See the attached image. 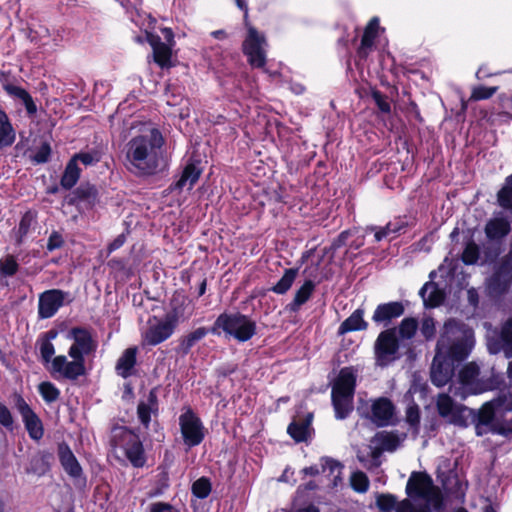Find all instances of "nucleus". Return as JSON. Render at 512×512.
I'll list each match as a JSON object with an SVG mask.
<instances>
[{"label": "nucleus", "instance_id": "obj_1", "mask_svg": "<svg viewBox=\"0 0 512 512\" xmlns=\"http://www.w3.org/2000/svg\"><path fill=\"white\" fill-rule=\"evenodd\" d=\"M163 145L164 138L156 128L132 137L125 146L127 169L138 176L155 174L162 158Z\"/></svg>", "mask_w": 512, "mask_h": 512}, {"label": "nucleus", "instance_id": "obj_2", "mask_svg": "<svg viewBox=\"0 0 512 512\" xmlns=\"http://www.w3.org/2000/svg\"><path fill=\"white\" fill-rule=\"evenodd\" d=\"M68 338L73 341L68 350L71 361L64 355L53 358L52 372L59 374L62 378L76 381L79 377L86 375L85 356L95 352L97 342L93 339L91 332L82 327H74L68 333Z\"/></svg>", "mask_w": 512, "mask_h": 512}, {"label": "nucleus", "instance_id": "obj_3", "mask_svg": "<svg viewBox=\"0 0 512 512\" xmlns=\"http://www.w3.org/2000/svg\"><path fill=\"white\" fill-rule=\"evenodd\" d=\"M474 332L462 321L448 319L436 344L437 356L451 361L465 360L474 346Z\"/></svg>", "mask_w": 512, "mask_h": 512}, {"label": "nucleus", "instance_id": "obj_4", "mask_svg": "<svg viewBox=\"0 0 512 512\" xmlns=\"http://www.w3.org/2000/svg\"><path fill=\"white\" fill-rule=\"evenodd\" d=\"M256 322L240 312L222 313L214 322L211 333L231 337L238 342H246L256 334Z\"/></svg>", "mask_w": 512, "mask_h": 512}, {"label": "nucleus", "instance_id": "obj_5", "mask_svg": "<svg viewBox=\"0 0 512 512\" xmlns=\"http://www.w3.org/2000/svg\"><path fill=\"white\" fill-rule=\"evenodd\" d=\"M356 376L352 368H343L332 386V404L337 419H345L353 409Z\"/></svg>", "mask_w": 512, "mask_h": 512}, {"label": "nucleus", "instance_id": "obj_6", "mask_svg": "<svg viewBox=\"0 0 512 512\" xmlns=\"http://www.w3.org/2000/svg\"><path fill=\"white\" fill-rule=\"evenodd\" d=\"M239 9L244 11V20L247 27V36L242 44L243 53L247 56L248 63L254 68H262L266 64L267 41L263 34L248 22V7L243 0H235Z\"/></svg>", "mask_w": 512, "mask_h": 512}, {"label": "nucleus", "instance_id": "obj_7", "mask_svg": "<svg viewBox=\"0 0 512 512\" xmlns=\"http://www.w3.org/2000/svg\"><path fill=\"white\" fill-rule=\"evenodd\" d=\"M406 493L412 499H423L424 504L430 507L437 508L442 503L438 488L433 485L431 477L427 474L412 473L406 485Z\"/></svg>", "mask_w": 512, "mask_h": 512}, {"label": "nucleus", "instance_id": "obj_8", "mask_svg": "<svg viewBox=\"0 0 512 512\" xmlns=\"http://www.w3.org/2000/svg\"><path fill=\"white\" fill-rule=\"evenodd\" d=\"M512 284V253L502 257L494 266L493 273L486 279L488 295L498 298L506 294Z\"/></svg>", "mask_w": 512, "mask_h": 512}, {"label": "nucleus", "instance_id": "obj_9", "mask_svg": "<svg viewBox=\"0 0 512 512\" xmlns=\"http://www.w3.org/2000/svg\"><path fill=\"white\" fill-rule=\"evenodd\" d=\"M149 324L143 337L148 345H158L167 340L175 331L179 322V313L173 310L165 315L161 320Z\"/></svg>", "mask_w": 512, "mask_h": 512}, {"label": "nucleus", "instance_id": "obj_10", "mask_svg": "<svg viewBox=\"0 0 512 512\" xmlns=\"http://www.w3.org/2000/svg\"><path fill=\"white\" fill-rule=\"evenodd\" d=\"M398 350L399 342L396 337V330L393 328L382 331L374 345L377 365L382 367L389 365L397 358Z\"/></svg>", "mask_w": 512, "mask_h": 512}, {"label": "nucleus", "instance_id": "obj_11", "mask_svg": "<svg viewBox=\"0 0 512 512\" xmlns=\"http://www.w3.org/2000/svg\"><path fill=\"white\" fill-rule=\"evenodd\" d=\"M179 425L185 445L194 447L203 441L205 428L200 418L191 409L180 415Z\"/></svg>", "mask_w": 512, "mask_h": 512}, {"label": "nucleus", "instance_id": "obj_12", "mask_svg": "<svg viewBox=\"0 0 512 512\" xmlns=\"http://www.w3.org/2000/svg\"><path fill=\"white\" fill-rule=\"evenodd\" d=\"M15 407L22 417L25 429L31 439L39 441L44 435V428L41 419L31 409L29 404L23 397L17 396L15 399Z\"/></svg>", "mask_w": 512, "mask_h": 512}, {"label": "nucleus", "instance_id": "obj_13", "mask_svg": "<svg viewBox=\"0 0 512 512\" xmlns=\"http://www.w3.org/2000/svg\"><path fill=\"white\" fill-rule=\"evenodd\" d=\"M67 292L60 289H50L39 295L38 316L41 319H47L54 316L64 305Z\"/></svg>", "mask_w": 512, "mask_h": 512}, {"label": "nucleus", "instance_id": "obj_14", "mask_svg": "<svg viewBox=\"0 0 512 512\" xmlns=\"http://www.w3.org/2000/svg\"><path fill=\"white\" fill-rule=\"evenodd\" d=\"M120 435L124 441V451L127 459L134 467H143L146 463V457L138 435L127 428H121Z\"/></svg>", "mask_w": 512, "mask_h": 512}, {"label": "nucleus", "instance_id": "obj_15", "mask_svg": "<svg viewBox=\"0 0 512 512\" xmlns=\"http://www.w3.org/2000/svg\"><path fill=\"white\" fill-rule=\"evenodd\" d=\"M0 83L7 95L23 104L29 116H34L37 113V105L27 90L5 77L0 78Z\"/></svg>", "mask_w": 512, "mask_h": 512}, {"label": "nucleus", "instance_id": "obj_16", "mask_svg": "<svg viewBox=\"0 0 512 512\" xmlns=\"http://www.w3.org/2000/svg\"><path fill=\"white\" fill-rule=\"evenodd\" d=\"M395 416V406L388 398L376 399L371 406V420L378 427L388 426Z\"/></svg>", "mask_w": 512, "mask_h": 512}, {"label": "nucleus", "instance_id": "obj_17", "mask_svg": "<svg viewBox=\"0 0 512 512\" xmlns=\"http://www.w3.org/2000/svg\"><path fill=\"white\" fill-rule=\"evenodd\" d=\"M436 408L442 418H448L454 424L461 422L462 412L466 410V407L456 404L447 393H441L437 396Z\"/></svg>", "mask_w": 512, "mask_h": 512}, {"label": "nucleus", "instance_id": "obj_18", "mask_svg": "<svg viewBox=\"0 0 512 512\" xmlns=\"http://www.w3.org/2000/svg\"><path fill=\"white\" fill-rule=\"evenodd\" d=\"M405 312V307L400 301L380 304L376 307L372 320L377 324L388 326L393 319L399 318Z\"/></svg>", "mask_w": 512, "mask_h": 512}, {"label": "nucleus", "instance_id": "obj_19", "mask_svg": "<svg viewBox=\"0 0 512 512\" xmlns=\"http://www.w3.org/2000/svg\"><path fill=\"white\" fill-rule=\"evenodd\" d=\"M58 457L64 471L72 478L78 479L83 475V470L67 443L58 445Z\"/></svg>", "mask_w": 512, "mask_h": 512}, {"label": "nucleus", "instance_id": "obj_20", "mask_svg": "<svg viewBox=\"0 0 512 512\" xmlns=\"http://www.w3.org/2000/svg\"><path fill=\"white\" fill-rule=\"evenodd\" d=\"M490 349L493 353L502 352L507 359L512 358V317L501 325L500 332Z\"/></svg>", "mask_w": 512, "mask_h": 512}, {"label": "nucleus", "instance_id": "obj_21", "mask_svg": "<svg viewBox=\"0 0 512 512\" xmlns=\"http://www.w3.org/2000/svg\"><path fill=\"white\" fill-rule=\"evenodd\" d=\"M479 374V367L475 363H468L460 370L458 379L464 385H467L470 391L480 394L486 391L488 387L478 379Z\"/></svg>", "mask_w": 512, "mask_h": 512}, {"label": "nucleus", "instance_id": "obj_22", "mask_svg": "<svg viewBox=\"0 0 512 512\" xmlns=\"http://www.w3.org/2000/svg\"><path fill=\"white\" fill-rule=\"evenodd\" d=\"M440 358H442V356L435 355L430 371L431 382L437 387L446 385L453 374L451 365L447 362L440 361Z\"/></svg>", "mask_w": 512, "mask_h": 512}, {"label": "nucleus", "instance_id": "obj_23", "mask_svg": "<svg viewBox=\"0 0 512 512\" xmlns=\"http://www.w3.org/2000/svg\"><path fill=\"white\" fill-rule=\"evenodd\" d=\"M137 353L138 348L136 346L129 347L123 351L115 366V370L119 376L128 378L133 374Z\"/></svg>", "mask_w": 512, "mask_h": 512}, {"label": "nucleus", "instance_id": "obj_24", "mask_svg": "<svg viewBox=\"0 0 512 512\" xmlns=\"http://www.w3.org/2000/svg\"><path fill=\"white\" fill-rule=\"evenodd\" d=\"M158 410V400L155 390H151L146 401H140L137 406V415L145 428L149 427L151 415Z\"/></svg>", "mask_w": 512, "mask_h": 512}, {"label": "nucleus", "instance_id": "obj_25", "mask_svg": "<svg viewBox=\"0 0 512 512\" xmlns=\"http://www.w3.org/2000/svg\"><path fill=\"white\" fill-rule=\"evenodd\" d=\"M149 42L153 48L154 61L162 68L168 67L171 62V45L161 41L160 37L151 35Z\"/></svg>", "mask_w": 512, "mask_h": 512}, {"label": "nucleus", "instance_id": "obj_26", "mask_svg": "<svg viewBox=\"0 0 512 512\" xmlns=\"http://www.w3.org/2000/svg\"><path fill=\"white\" fill-rule=\"evenodd\" d=\"M52 459V453L46 451L38 452L30 459V463L26 468V472L28 474L43 476L49 471L50 462Z\"/></svg>", "mask_w": 512, "mask_h": 512}, {"label": "nucleus", "instance_id": "obj_27", "mask_svg": "<svg viewBox=\"0 0 512 512\" xmlns=\"http://www.w3.org/2000/svg\"><path fill=\"white\" fill-rule=\"evenodd\" d=\"M367 327L368 323L364 320V310L358 308L340 324L338 334L344 335L352 331L366 330Z\"/></svg>", "mask_w": 512, "mask_h": 512}, {"label": "nucleus", "instance_id": "obj_28", "mask_svg": "<svg viewBox=\"0 0 512 512\" xmlns=\"http://www.w3.org/2000/svg\"><path fill=\"white\" fill-rule=\"evenodd\" d=\"M16 139V132L11 121L2 107H0V150L10 147Z\"/></svg>", "mask_w": 512, "mask_h": 512}, {"label": "nucleus", "instance_id": "obj_29", "mask_svg": "<svg viewBox=\"0 0 512 512\" xmlns=\"http://www.w3.org/2000/svg\"><path fill=\"white\" fill-rule=\"evenodd\" d=\"M72 203L84 204L87 207H92L98 201V191L95 186L90 184L80 185L74 192Z\"/></svg>", "mask_w": 512, "mask_h": 512}, {"label": "nucleus", "instance_id": "obj_30", "mask_svg": "<svg viewBox=\"0 0 512 512\" xmlns=\"http://www.w3.org/2000/svg\"><path fill=\"white\" fill-rule=\"evenodd\" d=\"M510 232V223L504 218H494L487 222L485 234L490 240H501Z\"/></svg>", "mask_w": 512, "mask_h": 512}, {"label": "nucleus", "instance_id": "obj_31", "mask_svg": "<svg viewBox=\"0 0 512 512\" xmlns=\"http://www.w3.org/2000/svg\"><path fill=\"white\" fill-rule=\"evenodd\" d=\"M419 294L423 299L425 306L436 307L444 301L443 292L434 282H427L420 289Z\"/></svg>", "mask_w": 512, "mask_h": 512}, {"label": "nucleus", "instance_id": "obj_32", "mask_svg": "<svg viewBox=\"0 0 512 512\" xmlns=\"http://www.w3.org/2000/svg\"><path fill=\"white\" fill-rule=\"evenodd\" d=\"M200 170L196 168L194 164H188L183 172L179 180L173 185L172 191L174 190H182L186 188L187 190H191L194 184L200 177Z\"/></svg>", "mask_w": 512, "mask_h": 512}, {"label": "nucleus", "instance_id": "obj_33", "mask_svg": "<svg viewBox=\"0 0 512 512\" xmlns=\"http://www.w3.org/2000/svg\"><path fill=\"white\" fill-rule=\"evenodd\" d=\"M207 335V330L204 327H199L191 333L181 337L179 339V345L177 347V352L183 355H187L190 349L201 339H203Z\"/></svg>", "mask_w": 512, "mask_h": 512}, {"label": "nucleus", "instance_id": "obj_34", "mask_svg": "<svg viewBox=\"0 0 512 512\" xmlns=\"http://www.w3.org/2000/svg\"><path fill=\"white\" fill-rule=\"evenodd\" d=\"M312 415L309 414L307 417L301 421H293L289 424L287 428V433L293 438L296 442H303L307 440L309 426L311 423Z\"/></svg>", "mask_w": 512, "mask_h": 512}, {"label": "nucleus", "instance_id": "obj_35", "mask_svg": "<svg viewBox=\"0 0 512 512\" xmlns=\"http://www.w3.org/2000/svg\"><path fill=\"white\" fill-rule=\"evenodd\" d=\"M315 289V283L312 280H306L304 284L296 291L293 301L289 304L290 310L296 312L311 297Z\"/></svg>", "mask_w": 512, "mask_h": 512}, {"label": "nucleus", "instance_id": "obj_36", "mask_svg": "<svg viewBox=\"0 0 512 512\" xmlns=\"http://www.w3.org/2000/svg\"><path fill=\"white\" fill-rule=\"evenodd\" d=\"M373 443L379 445L384 451L394 452L400 445V439L393 432L382 431L374 436Z\"/></svg>", "mask_w": 512, "mask_h": 512}, {"label": "nucleus", "instance_id": "obj_37", "mask_svg": "<svg viewBox=\"0 0 512 512\" xmlns=\"http://www.w3.org/2000/svg\"><path fill=\"white\" fill-rule=\"evenodd\" d=\"M81 170L74 160L70 159L61 177L60 184L64 189H71L79 180Z\"/></svg>", "mask_w": 512, "mask_h": 512}, {"label": "nucleus", "instance_id": "obj_38", "mask_svg": "<svg viewBox=\"0 0 512 512\" xmlns=\"http://www.w3.org/2000/svg\"><path fill=\"white\" fill-rule=\"evenodd\" d=\"M298 274V269L290 268L285 270L281 279L273 286L272 291L277 294H285L292 286Z\"/></svg>", "mask_w": 512, "mask_h": 512}, {"label": "nucleus", "instance_id": "obj_39", "mask_svg": "<svg viewBox=\"0 0 512 512\" xmlns=\"http://www.w3.org/2000/svg\"><path fill=\"white\" fill-rule=\"evenodd\" d=\"M499 205L508 210H512V174L506 178L505 185L497 194Z\"/></svg>", "mask_w": 512, "mask_h": 512}, {"label": "nucleus", "instance_id": "obj_40", "mask_svg": "<svg viewBox=\"0 0 512 512\" xmlns=\"http://www.w3.org/2000/svg\"><path fill=\"white\" fill-rule=\"evenodd\" d=\"M101 153L96 149H92L87 152H79L73 155L71 158L78 165V162H81L85 166H92L97 164L101 160Z\"/></svg>", "mask_w": 512, "mask_h": 512}, {"label": "nucleus", "instance_id": "obj_41", "mask_svg": "<svg viewBox=\"0 0 512 512\" xmlns=\"http://www.w3.org/2000/svg\"><path fill=\"white\" fill-rule=\"evenodd\" d=\"M211 482L207 477H201L192 484V493L199 499H205L211 493Z\"/></svg>", "mask_w": 512, "mask_h": 512}, {"label": "nucleus", "instance_id": "obj_42", "mask_svg": "<svg viewBox=\"0 0 512 512\" xmlns=\"http://www.w3.org/2000/svg\"><path fill=\"white\" fill-rule=\"evenodd\" d=\"M418 328V322L413 317L404 318L399 325V335L402 339L414 337Z\"/></svg>", "mask_w": 512, "mask_h": 512}, {"label": "nucleus", "instance_id": "obj_43", "mask_svg": "<svg viewBox=\"0 0 512 512\" xmlns=\"http://www.w3.org/2000/svg\"><path fill=\"white\" fill-rule=\"evenodd\" d=\"M39 393L47 403H52L59 398L60 391L51 382H42L39 384Z\"/></svg>", "mask_w": 512, "mask_h": 512}, {"label": "nucleus", "instance_id": "obj_44", "mask_svg": "<svg viewBox=\"0 0 512 512\" xmlns=\"http://www.w3.org/2000/svg\"><path fill=\"white\" fill-rule=\"evenodd\" d=\"M350 482L353 490L359 493H365L369 488V479L362 471L352 473Z\"/></svg>", "mask_w": 512, "mask_h": 512}, {"label": "nucleus", "instance_id": "obj_45", "mask_svg": "<svg viewBox=\"0 0 512 512\" xmlns=\"http://www.w3.org/2000/svg\"><path fill=\"white\" fill-rule=\"evenodd\" d=\"M398 504L397 498L392 494H379L376 499L377 507L383 512L396 510Z\"/></svg>", "mask_w": 512, "mask_h": 512}, {"label": "nucleus", "instance_id": "obj_46", "mask_svg": "<svg viewBox=\"0 0 512 512\" xmlns=\"http://www.w3.org/2000/svg\"><path fill=\"white\" fill-rule=\"evenodd\" d=\"M35 222V216L31 212H26L17 229V241L18 243H21L23 238L28 234L30 227Z\"/></svg>", "mask_w": 512, "mask_h": 512}, {"label": "nucleus", "instance_id": "obj_47", "mask_svg": "<svg viewBox=\"0 0 512 512\" xmlns=\"http://www.w3.org/2000/svg\"><path fill=\"white\" fill-rule=\"evenodd\" d=\"M406 422L413 428H418L420 424L419 406L410 398L406 408Z\"/></svg>", "mask_w": 512, "mask_h": 512}, {"label": "nucleus", "instance_id": "obj_48", "mask_svg": "<svg viewBox=\"0 0 512 512\" xmlns=\"http://www.w3.org/2000/svg\"><path fill=\"white\" fill-rule=\"evenodd\" d=\"M451 397L460 398L462 400L466 399L469 395H476L468 389L467 385H464L459 379L458 382L453 383L449 386L448 393Z\"/></svg>", "mask_w": 512, "mask_h": 512}, {"label": "nucleus", "instance_id": "obj_49", "mask_svg": "<svg viewBox=\"0 0 512 512\" xmlns=\"http://www.w3.org/2000/svg\"><path fill=\"white\" fill-rule=\"evenodd\" d=\"M396 512H431L428 504L414 505L410 499H404L397 505Z\"/></svg>", "mask_w": 512, "mask_h": 512}, {"label": "nucleus", "instance_id": "obj_50", "mask_svg": "<svg viewBox=\"0 0 512 512\" xmlns=\"http://www.w3.org/2000/svg\"><path fill=\"white\" fill-rule=\"evenodd\" d=\"M479 258V247L478 245L470 241L467 243L463 253H462V261L465 264H474L477 262Z\"/></svg>", "mask_w": 512, "mask_h": 512}, {"label": "nucleus", "instance_id": "obj_51", "mask_svg": "<svg viewBox=\"0 0 512 512\" xmlns=\"http://www.w3.org/2000/svg\"><path fill=\"white\" fill-rule=\"evenodd\" d=\"M54 353V345L50 342V338L47 337V334H45V337L40 340V355L42 361L44 363H49L50 361L52 362Z\"/></svg>", "mask_w": 512, "mask_h": 512}, {"label": "nucleus", "instance_id": "obj_52", "mask_svg": "<svg viewBox=\"0 0 512 512\" xmlns=\"http://www.w3.org/2000/svg\"><path fill=\"white\" fill-rule=\"evenodd\" d=\"M498 87L477 86L472 90L470 99L474 101L485 100L491 98L497 91Z\"/></svg>", "mask_w": 512, "mask_h": 512}, {"label": "nucleus", "instance_id": "obj_53", "mask_svg": "<svg viewBox=\"0 0 512 512\" xmlns=\"http://www.w3.org/2000/svg\"><path fill=\"white\" fill-rule=\"evenodd\" d=\"M0 270L2 274L6 276H13L18 270V264L15 258L8 255L4 259L0 260Z\"/></svg>", "mask_w": 512, "mask_h": 512}, {"label": "nucleus", "instance_id": "obj_54", "mask_svg": "<svg viewBox=\"0 0 512 512\" xmlns=\"http://www.w3.org/2000/svg\"><path fill=\"white\" fill-rule=\"evenodd\" d=\"M51 155V147L50 144L44 142L34 153L32 160L37 164H43L48 162Z\"/></svg>", "mask_w": 512, "mask_h": 512}, {"label": "nucleus", "instance_id": "obj_55", "mask_svg": "<svg viewBox=\"0 0 512 512\" xmlns=\"http://www.w3.org/2000/svg\"><path fill=\"white\" fill-rule=\"evenodd\" d=\"M420 331L426 340L433 339L436 334V326L434 319L431 317L424 318L421 324Z\"/></svg>", "mask_w": 512, "mask_h": 512}, {"label": "nucleus", "instance_id": "obj_56", "mask_svg": "<svg viewBox=\"0 0 512 512\" xmlns=\"http://www.w3.org/2000/svg\"><path fill=\"white\" fill-rule=\"evenodd\" d=\"M321 471L324 473L326 471L329 472L330 475H333L335 472L340 473L342 465L329 457H322L320 459Z\"/></svg>", "mask_w": 512, "mask_h": 512}, {"label": "nucleus", "instance_id": "obj_57", "mask_svg": "<svg viewBox=\"0 0 512 512\" xmlns=\"http://www.w3.org/2000/svg\"><path fill=\"white\" fill-rule=\"evenodd\" d=\"M0 424L8 429L13 430L14 419L6 405L0 402Z\"/></svg>", "mask_w": 512, "mask_h": 512}, {"label": "nucleus", "instance_id": "obj_58", "mask_svg": "<svg viewBox=\"0 0 512 512\" xmlns=\"http://www.w3.org/2000/svg\"><path fill=\"white\" fill-rule=\"evenodd\" d=\"M372 98L381 112L390 113L391 106L385 95H383L380 91L375 90L372 92Z\"/></svg>", "mask_w": 512, "mask_h": 512}, {"label": "nucleus", "instance_id": "obj_59", "mask_svg": "<svg viewBox=\"0 0 512 512\" xmlns=\"http://www.w3.org/2000/svg\"><path fill=\"white\" fill-rule=\"evenodd\" d=\"M63 243H64V240H63L62 235L57 231H53L48 238L46 247H47L48 251L52 252L56 249L61 248Z\"/></svg>", "mask_w": 512, "mask_h": 512}, {"label": "nucleus", "instance_id": "obj_60", "mask_svg": "<svg viewBox=\"0 0 512 512\" xmlns=\"http://www.w3.org/2000/svg\"><path fill=\"white\" fill-rule=\"evenodd\" d=\"M444 489L451 494H458L461 490V484L456 475L447 479L446 482L443 483Z\"/></svg>", "mask_w": 512, "mask_h": 512}, {"label": "nucleus", "instance_id": "obj_61", "mask_svg": "<svg viewBox=\"0 0 512 512\" xmlns=\"http://www.w3.org/2000/svg\"><path fill=\"white\" fill-rule=\"evenodd\" d=\"M375 37L376 34L374 32L365 30L361 39L360 52H363L364 49L366 48H371L374 43Z\"/></svg>", "mask_w": 512, "mask_h": 512}, {"label": "nucleus", "instance_id": "obj_62", "mask_svg": "<svg viewBox=\"0 0 512 512\" xmlns=\"http://www.w3.org/2000/svg\"><path fill=\"white\" fill-rule=\"evenodd\" d=\"M351 235V232L349 230L341 232L338 237L332 242L331 249L337 250L341 248L342 246L346 245L347 240L349 236Z\"/></svg>", "mask_w": 512, "mask_h": 512}, {"label": "nucleus", "instance_id": "obj_63", "mask_svg": "<svg viewBox=\"0 0 512 512\" xmlns=\"http://www.w3.org/2000/svg\"><path fill=\"white\" fill-rule=\"evenodd\" d=\"M150 512H178L170 504L156 502L150 505Z\"/></svg>", "mask_w": 512, "mask_h": 512}, {"label": "nucleus", "instance_id": "obj_64", "mask_svg": "<svg viewBox=\"0 0 512 512\" xmlns=\"http://www.w3.org/2000/svg\"><path fill=\"white\" fill-rule=\"evenodd\" d=\"M382 452H384V450H382L379 445L375 444V447L371 451V458H372V466L373 467H379L380 466V464H381L380 456H381Z\"/></svg>", "mask_w": 512, "mask_h": 512}]
</instances>
